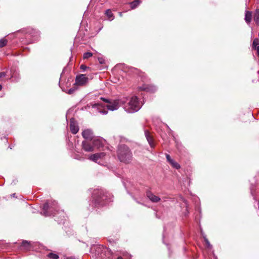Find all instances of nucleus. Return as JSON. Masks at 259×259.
Here are the masks:
<instances>
[{
    "instance_id": "9",
    "label": "nucleus",
    "mask_w": 259,
    "mask_h": 259,
    "mask_svg": "<svg viewBox=\"0 0 259 259\" xmlns=\"http://www.w3.org/2000/svg\"><path fill=\"white\" fill-rule=\"evenodd\" d=\"M92 144L93 145L94 149L95 148L99 149L104 145V140L98 137H95L93 139Z\"/></svg>"
},
{
    "instance_id": "38",
    "label": "nucleus",
    "mask_w": 259,
    "mask_h": 259,
    "mask_svg": "<svg viewBox=\"0 0 259 259\" xmlns=\"http://www.w3.org/2000/svg\"><path fill=\"white\" fill-rule=\"evenodd\" d=\"M214 259H216V257H215V256H214Z\"/></svg>"
},
{
    "instance_id": "29",
    "label": "nucleus",
    "mask_w": 259,
    "mask_h": 259,
    "mask_svg": "<svg viewBox=\"0 0 259 259\" xmlns=\"http://www.w3.org/2000/svg\"><path fill=\"white\" fill-rule=\"evenodd\" d=\"M6 74L4 72H0V78H2L3 77H5L6 76Z\"/></svg>"
},
{
    "instance_id": "8",
    "label": "nucleus",
    "mask_w": 259,
    "mask_h": 259,
    "mask_svg": "<svg viewBox=\"0 0 259 259\" xmlns=\"http://www.w3.org/2000/svg\"><path fill=\"white\" fill-rule=\"evenodd\" d=\"M104 152L97 153L92 154L89 157V159L97 163H100L98 160L100 159L103 158L105 156Z\"/></svg>"
},
{
    "instance_id": "2",
    "label": "nucleus",
    "mask_w": 259,
    "mask_h": 259,
    "mask_svg": "<svg viewBox=\"0 0 259 259\" xmlns=\"http://www.w3.org/2000/svg\"><path fill=\"white\" fill-rule=\"evenodd\" d=\"M101 99H103L107 103V104L102 106L99 103L94 104L92 105V107L94 108H97L99 112L103 114H106L108 112L106 109L102 110L101 108L106 107L110 111H114L117 110L120 105L122 106V103H124L125 101L124 100H122V98L111 101L104 99L102 98Z\"/></svg>"
},
{
    "instance_id": "16",
    "label": "nucleus",
    "mask_w": 259,
    "mask_h": 259,
    "mask_svg": "<svg viewBox=\"0 0 259 259\" xmlns=\"http://www.w3.org/2000/svg\"><path fill=\"white\" fill-rule=\"evenodd\" d=\"M145 134L146 138V139H147V140L149 145H150L151 147H152V148L154 147V143H153V142L152 138L150 136V134L148 132V131H146L145 132Z\"/></svg>"
},
{
    "instance_id": "13",
    "label": "nucleus",
    "mask_w": 259,
    "mask_h": 259,
    "mask_svg": "<svg viewBox=\"0 0 259 259\" xmlns=\"http://www.w3.org/2000/svg\"><path fill=\"white\" fill-rule=\"evenodd\" d=\"M140 90L149 92H154L156 90V88L152 85L144 84L139 87Z\"/></svg>"
},
{
    "instance_id": "11",
    "label": "nucleus",
    "mask_w": 259,
    "mask_h": 259,
    "mask_svg": "<svg viewBox=\"0 0 259 259\" xmlns=\"http://www.w3.org/2000/svg\"><path fill=\"white\" fill-rule=\"evenodd\" d=\"M82 137L87 140H91L92 141L93 139L95 138L93 136V131L90 129H87L82 132Z\"/></svg>"
},
{
    "instance_id": "23",
    "label": "nucleus",
    "mask_w": 259,
    "mask_h": 259,
    "mask_svg": "<svg viewBox=\"0 0 259 259\" xmlns=\"http://www.w3.org/2000/svg\"><path fill=\"white\" fill-rule=\"evenodd\" d=\"M48 257L52 258V259H58L59 258L58 255L53 253H49L48 255Z\"/></svg>"
},
{
    "instance_id": "33",
    "label": "nucleus",
    "mask_w": 259,
    "mask_h": 259,
    "mask_svg": "<svg viewBox=\"0 0 259 259\" xmlns=\"http://www.w3.org/2000/svg\"><path fill=\"white\" fill-rule=\"evenodd\" d=\"M2 86L1 85H0V91L2 90Z\"/></svg>"
},
{
    "instance_id": "6",
    "label": "nucleus",
    "mask_w": 259,
    "mask_h": 259,
    "mask_svg": "<svg viewBox=\"0 0 259 259\" xmlns=\"http://www.w3.org/2000/svg\"><path fill=\"white\" fill-rule=\"evenodd\" d=\"M89 81V78L84 74H79L75 78V84L76 85L83 86L86 85Z\"/></svg>"
},
{
    "instance_id": "4",
    "label": "nucleus",
    "mask_w": 259,
    "mask_h": 259,
    "mask_svg": "<svg viewBox=\"0 0 259 259\" xmlns=\"http://www.w3.org/2000/svg\"><path fill=\"white\" fill-rule=\"evenodd\" d=\"M117 156L121 162L125 163H129L132 159V153L129 148L125 145L119 146L117 150Z\"/></svg>"
},
{
    "instance_id": "25",
    "label": "nucleus",
    "mask_w": 259,
    "mask_h": 259,
    "mask_svg": "<svg viewBox=\"0 0 259 259\" xmlns=\"http://www.w3.org/2000/svg\"><path fill=\"white\" fill-rule=\"evenodd\" d=\"M76 89L75 87L72 88L68 91L67 93L69 95L72 94L76 91Z\"/></svg>"
},
{
    "instance_id": "19",
    "label": "nucleus",
    "mask_w": 259,
    "mask_h": 259,
    "mask_svg": "<svg viewBox=\"0 0 259 259\" xmlns=\"http://www.w3.org/2000/svg\"><path fill=\"white\" fill-rule=\"evenodd\" d=\"M253 20L256 23L259 22V10L256 9L253 14Z\"/></svg>"
},
{
    "instance_id": "10",
    "label": "nucleus",
    "mask_w": 259,
    "mask_h": 259,
    "mask_svg": "<svg viewBox=\"0 0 259 259\" xmlns=\"http://www.w3.org/2000/svg\"><path fill=\"white\" fill-rule=\"evenodd\" d=\"M92 141L89 142L88 141H83L82 142V149L87 152H92L94 151L93 145H91Z\"/></svg>"
},
{
    "instance_id": "24",
    "label": "nucleus",
    "mask_w": 259,
    "mask_h": 259,
    "mask_svg": "<svg viewBox=\"0 0 259 259\" xmlns=\"http://www.w3.org/2000/svg\"><path fill=\"white\" fill-rule=\"evenodd\" d=\"M93 56V54L91 52H87L83 54V58L87 59Z\"/></svg>"
},
{
    "instance_id": "28",
    "label": "nucleus",
    "mask_w": 259,
    "mask_h": 259,
    "mask_svg": "<svg viewBox=\"0 0 259 259\" xmlns=\"http://www.w3.org/2000/svg\"><path fill=\"white\" fill-rule=\"evenodd\" d=\"M80 69L82 70V71H85V69H87V67L84 65H80Z\"/></svg>"
},
{
    "instance_id": "31",
    "label": "nucleus",
    "mask_w": 259,
    "mask_h": 259,
    "mask_svg": "<svg viewBox=\"0 0 259 259\" xmlns=\"http://www.w3.org/2000/svg\"><path fill=\"white\" fill-rule=\"evenodd\" d=\"M74 158H75V159H79V160H80V159H81V158L78 157L77 155H75V156H74Z\"/></svg>"
},
{
    "instance_id": "17",
    "label": "nucleus",
    "mask_w": 259,
    "mask_h": 259,
    "mask_svg": "<svg viewBox=\"0 0 259 259\" xmlns=\"http://www.w3.org/2000/svg\"><path fill=\"white\" fill-rule=\"evenodd\" d=\"M252 13L250 11H246L245 15V20L248 24L250 23L251 20Z\"/></svg>"
},
{
    "instance_id": "14",
    "label": "nucleus",
    "mask_w": 259,
    "mask_h": 259,
    "mask_svg": "<svg viewBox=\"0 0 259 259\" xmlns=\"http://www.w3.org/2000/svg\"><path fill=\"white\" fill-rule=\"evenodd\" d=\"M146 195L147 197L153 202H157L160 200L158 196L154 195L150 191H147Z\"/></svg>"
},
{
    "instance_id": "20",
    "label": "nucleus",
    "mask_w": 259,
    "mask_h": 259,
    "mask_svg": "<svg viewBox=\"0 0 259 259\" xmlns=\"http://www.w3.org/2000/svg\"><path fill=\"white\" fill-rule=\"evenodd\" d=\"M140 3V0H135L130 4L131 7L132 9H135Z\"/></svg>"
},
{
    "instance_id": "30",
    "label": "nucleus",
    "mask_w": 259,
    "mask_h": 259,
    "mask_svg": "<svg viewBox=\"0 0 259 259\" xmlns=\"http://www.w3.org/2000/svg\"><path fill=\"white\" fill-rule=\"evenodd\" d=\"M66 259H78L77 258H75V257L71 256L67 257Z\"/></svg>"
},
{
    "instance_id": "32",
    "label": "nucleus",
    "mask_w": 259,
    "mask_h": 259,
    "mask_svg": "<svg viewBox=\"0 0 259 259\" xmlns=\"http://www.w3.org/2000/svg\"><path fill=\"white\" fill-rule=\"evenodd\" d=\"M22 243H30V242H28L27 241H23V242Z\"/></svg>"
},
{
    "instance_id": "35",
    "label": "nucleus",
    "mask_w": 259,
    "mask_h": 259,
    "mask_svg": "<svg viewBox=\"0 0 259 259\" xmlns=\"http://www.w3.org/2000/svg\"><path fill=\"white\" fill-rule=\"evenodd\" d=\"M12 77L13 78L14 77V74H12Z\"/></svg>"
},
{
    "instance_id": "15",
    "label": "nucleus",
    "mask_w": 259,
    "mask_h": 259,
    "mask_svg": "<svg viewBox=\"0 0 259 259\" xmlns=\"http://www.w3.org/2000/svg\"><path fill=\"white\" fill-rule=\"evenodd\" d=\"M252 48L253 50H256L257 56L259 57V39L255 38L252 43Z\"/></svg>"
},
{
    "instance_id": "18",
    "label": "nucleus",
    "mask_w": 259,
    "mask_h": 259,
    "mask_svg": "<svg viewBox=\"0 0 259 259\" xmlns=\"http://www.w3.org/2000/svg\"><path fill=\"white\" fill-rule=\"evenodd\" d=\"M203 244L204 245L205 249V251L207 253L209 254L210 252V253H212V254H213V255H214L213 251L211 250L212 248V246L211 244Z\"/></svg>"
},
{
    "instance_id": "7",
    "label": "nucleus",
    "mask_w": 259,
    "mask_h": 259,
    "mask_svg": "<svg viewBox=\"0 0 259 259\" xmlns=\"http://www.w3.org/2000/svg\"><path fill=\"white\" fill-rule=\"evenodd\" d=\"M69 128L73 134H76L79 131L78 124L74 118H71L70 120Z\"/></svg>"
},
{
    "instance_id": "22",
    "label": "nucleus",
    "mask_w": 259,
    "mask_h": 259,
    "mask_svg": "<svg viewBox=\"0 0 259 259\" xmlns=\"http://www.w3.org/2000/svg\"><path fill=\"white\" fill-rule=\"evenodd\" d=\"M106 14L110 20H112L113 19V15L110 10H107L106 11Z\"/></svg>"
},
{
    "instance_id": "27",
    "label": "nucleus",
    "mask_w": 259,
    "mask_h": 259,
    "mask_svg": "<svg viewBox=\"0 0 259 259\" xmlns=\"http://www.w3.org/2000/svg\"><path fill=\"white\" fill-rule=\"evenodd\" d=\"M31 244H22L21 245V249L25 248L27 247H29Z\"/></svg>"
},
{
    "instance_id": "21",
    "label": "nucleus",
    "mask_w": 259,
    "mask_h": 259,
    "mask_svg": "<svg viewBox=\"0 0 259 259\" xmlns=\"http://www.w3.org/2000/svg\"><path fill=\"white\" fill-rule=\"evenodd\" d=\"M8 40L5 38H2L0 39V48H3L7 45Z\"/></svg>"
},
{
    "instance_id": "37",
    "label": "nucleus",
    "mask_w": 259,
    "mask_h": 259,
    "mask_svg": "<svg viewBox=\"0 0 259 259\" xmlns=\"http://www.w3.org/2000/svg\"><path fill=\"white\" fill-rule=\"evenodd\" d=\"M206 243H208L209 242H208V241H206Z\"/></svg>"
},
{
    "instance_id": "3",
    "label": "nucleus",
    "mask_w": 259,
    "mask_h": 259,
    "mask_svg": "<svg viewBox=\"0 0 259 259\" xmlns=\"http://www.w3.org/2000/svg\"><path fill=\"white\" fill-rule=\"evenodd\" d=\"M92 198V203L95 206H102L112 201L111 195L102 189L94 190Z\"/></svg>"
},
{
    "instance_id": "34",
    "label": "nucleus",
    "mask_w": 259,
    "mask_h": 259,
    "mask_svg": "<svg viewBox=\"0 0 259 259\" xmlns=\"http://www.w3.org/2000/svg\"><path fill=\"white\" fill-rule=\"evenodd\" d=\"M117 259H122V257H118L117 258Z\"/></svg>"
},
{
    "instance_id": "26",
    "label": "nucleus",
    "mask_w": 259,
    "mask_h": 259,
    "mask_svg": "<svg viewBox=\"0 0 259 259\" xmlns=\"http://www.w3.org/2000/svg\"><path fill=\"white\" fill-rule=\"evenodd\" d=\"M98 61H99V63L101 64H103L105 62V59L102 57H99Z\"/></svg>"
},
{
    "instance_id": "12",
    "label": "nucleus",
    "mask_w": 259,
    "mask_h": 259,
    "mask_svg": "<svg viewBox=\"0 0 259 259\" xmlns=\"http://www.w3.org/2000/svg\"><path fill=\"white\" fill-rule=\"evenodd\" d=\"M165 157L167 161L171 165V166L177 169H179L181 168L180 165L176 162L175 160L171 158L170 155L168 154H165Z\"/></svg>"
},
{
    "instance_id": "1",
    "label": "nucleus",
    "mask_w": 259,
    "mask_h": 259,
    "mask_svg": "<svg viewBox=\"0 0 259 259\" xmlns=\"http://www.w3.org/2000/svg\"><path fill=\"white\" fill-rule=\"evenodd\" d=\"M122 100L125 101L124 103H122V107L124 110L129 113L137 112L141 109L142 105L136 96L123 97Z\"/></svg>"
},
{
    "instance_id": "36",
    "label": "nucleus",
    "mask_w": 259,
    "mask_h": 259,
    "mask_svg": "<svg viewBox=\"0 0 259 259\" xmlns=\"http://www.w3.org/2000/svg\"><path fill=\"white\" fill-rule=\"evenodd\" d=\"M120 16H122L121 13H120Z\"/></svg>"
},
{
    "instance_id": "5",
    "label": "nucleus",
    "mask_w": 259,
    "mask_h": 259,
    "mask_svg": "<svg viewBox=\"0 0 259 259\" xmlns=\"http://www.w3.org/2000/svg\"><path fill=\"white\" fill-rule=\"evenodd\" d=\"M57 207V203L55 201H53L50 206L48 202H46L44 205L41 214L45 217L55 215V213L52 211L53 209L56 210Z\"/></svg>"
}]
</instances>
